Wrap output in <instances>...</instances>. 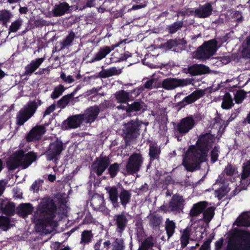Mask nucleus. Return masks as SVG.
Returning <instances> with one entry per match:
<instances>
[{"instance_id": "nucleus-55", "label": "nucleus", "mask_w": 250, "mask_h": 250, "mask_svg": "<svg viewBox=\"0 0 250 250\" xmlns=\"http://www.w3.org/2000/svg\"><path fill=\"white\" fill-rule=\"evenodd\" d=\"M22 24V21L21 19H18L12 22L9 28V30L10 32H16L20 28Z\"/></svg>"}, {"instance_id": "nucleus-10", "label": "nucleus", "mask_w": 250, "mask_h": 250, "mask_svg": "<svg viewBox=\"0 0 250 250\" xmlns=\"http://www.w3.org/2000/svg\"><path fill=\"white\" fill-rule=\"evenodd\" d=\"M193 81V79L192 78H167L162 81V87L166 90H170L177 87H183L188 86L192 83Z\"/></svg>"}, {"instance_id": "nucleus-7", "label": "nucleus", "mask_w": 250, "mask_h": 250, "mask_svg": "<svg viewBox=\"0 0 250 250\" xmlns=\"http://www.w3.org/2000/svg\"><path fill=\"white\" fill-rule=\"evenodd\" d=\"M141 125L137 119L131 120L124 125L123 131L126 145H129L139 136Z\"/></svg>"}, {"instance_id": "nucleus-45", "label": "nucleus", "mask_w": 250, "mask_h": 250, "mask_svg": "<svg viewBox=\"0 0 250 250\" xmlns=\"http://www.w3.org/2000/svg\"><path fill=\"white\" fill-rule=\"evenodd\" d=\"M215 208L211 207H209L206 209H205L203 212V219L206 222H209L214 215Z\"/></svg>"}, {"instance_id": "nucleus-23", "label": "nucleus", "mask_w": 250, "mask_h": 250, "mask_svg": "<svg viewBox=\"0 0 250 250\" xmlns=\"http://www.w3.org/2000/svg\"><path fill=\"white\" fill-rule=\"evenodd\" d=\"M147 218L149 221V225L153 229H159L163 222V217L161 215L156 212H153L150 213Z\"/></svg>"}, {"instance_id": "nucleus-13", "label": "nucleus", "mask_w": 250, "mask_h": 250, "mask_svg": "<svg viewBox=\"0 0 250 250\" xmlns=\"http://www.w3.org/2000/svg\"><path fill=\"white\" fill-rule=\"evenodd\" d=\"M110 164V158L107 156L101 154L96 157L93 164L92 167L94 172L98 176H101Z\"/></svg>"}, {"instance_id": "nucleus-31", "label": "nucleus", "mask_w": 250, "mask_h": 250, "mask_svg": "<svg viewBox=\"0 0 250 250\" xmlns=\"http://www.w3.org/2000/svg\"><path fill=\"white\" fill-rule=\"evenodd\" d=\"M121 73V69H117L115 67H112L108 69H103L99 72V75L101 78H106L117 75Z\"/></svg>"}, {"instance_id": "nucleus-16", "label": "nucleus", "mask_w": 250, "mask_h": 250, "mask_svg": "<svg viewBox=\"0 0 250 250\" xmlns=\"http://www.w3.org/2000/svg\"><path fill=\"white\" fill-rule=\"evenodd\" d=\"M149 152L148 156L149 157V163L147 166V169H148L155 160L159 161L160 159V154L161 149L160 147L158 146L157 143L149 141Z\"/></svg>"}, {"instance_id": "nucleus-51", "label": "nucleus", "mask_w": 250, "mask_h": 250, "mask_svg": "<svg viewBox=\"0 0 250 250\" xmlns=\"http://www.w3.org/2000/svg\"><path fill=\"white\" fill-rule=\"evenodd\" d=\"M76 35L75 33L71 31L69 34L63 39L62 42V47H65L69 45L73 41Z\"/></svg>"}, {"instance_id": "nucleus-14", "label": "nucleus", "mask_w": 250, "mask_h": 250, "mask_svg": "<svg viewBox=\"0 0 250 250\" xmlns=\"http://www.w3.org/2000/svg\"><path fill=\"white\" fill-rule=\"evenodd\" d=\"M84 121L83 114H79L70 116L62 122V127L65 129L77 128L80 126Z\"/></svg>"}, {"instance_id": "nucleus-3", "label": "nucleus", "mask_w": 250, "mask_h": 250, "mask_svg": "<svg viewBox=\"0 0 250 250\" xmlns=\"http://www.w3.org/2000/svg\"><path fill=\"white\" fill-rule=\"evenodd\" d=\"M225 250H250V232L236 229L229 239Z\"/></svg>"}, {"instance_id": "nucleus-4", "label": "nucleus", "mask_w": 250, "mask_h": 250, "mask_svg": "<svg viewBox=\"0 0 250 250\" xmlns=\"http://www.w3.org/2000/svg\"><path fill=\"white\" fill-rule=\"evenodd\" d=\"M41 101H29L23 107L21 108L16 116V124L21 126L31 118L35 113L39 105H41Z\"/></svg>"}, {"instance_id": "nucleus-27", "label": "nucleus", "mask_w": 250, "mask_h": 250, "mask_svg": "<svg viewBox=\"0 0 250 250\" xmlns=\"http://www.w3.org/2000/svg\"><path fill=\"white\" fill-rule=\"evenodd\" d=\"M33 209L32 204H20L17 207V211L19 216L24 218L31 214L33 211Z\"/></svg>"}, {"instance_id": "nucleus-61", "label": "nucleus", "mask_w": 250, "mask_h": 250, "mask_svg": "<svg viewBox=\"0 0 250 250\" xmlns=\"http://www.w3.org/2000/svg\"><path fill=\"white\" fill-rule=\"evenodd\" d=\"M211 242V239H208L203 243L201 245L199 250H210V244Z\"/></svg>"}, {"instance_id": "nucleus-44", "label": "nucleus", "mask_w": 250, "mask_h": 250, "mask_svg": "<svg viewBox=\"0 0 250 250\" xmlns=\"http://www.w3.org/2000/svg\"><path fill=\"white\" fill-rule=\"evenodd\" d=\"M10 218L6 216H0V229L4 231L8 230L11 226Z\"/></svg>"}, {"instance_id": "nucleus-32", "label": "nucleus", "mask_w": 250, "mask_h": 250, "mask_svg": "<svg viewBox=\"0 0 250 250\" xmlns=\"http://www.w3.org/2000/svg\"><path fill=\"white\" fill-rule=\"evenodd\" d=\"M234 105L233 99L229 92H226L222 99L221 107L223 109H229Z\"/></svg>"}, {"instance_id": "nucleus-20", "label": "nucleus", "mask_w": 250, "mask_h": 250, "mask_svg": "<svg viewBox=\"0 0 250 250\" xmlns=\"http://www.w3.org/2000/svg\"><path fill=\"white\" fill-rule=\"evenodd\" d=\"M6 164L9 170H14L19 167L22 168V164L18 150L7 159Z\"/></svg>"}, {"instance_id": "nucleus-46", "label": "nucleus", "mask_w": 250, "mask_h": 250, "mask_svg": "<svg viewBox=\"0 0 250 250\" xmlns=\"http://www.w3.org/2000/svg\"><path fill=\"white\" fill-rule=\"evenodd\" d=\"M250 175V160L243 166L242 172L241 174V181L246 180Z\"/></svg>"}, {"instance_id": "nucleus-47", "label": "nucleus", "mask_w": 250, "mask_h": 250, "mask_svg": "<svg viewBox=\"0 0 250 250\" xmlns=\"http://www.w3.org/2000/svg\"><path fill=\"white\" fill-rule=\"evenodd\" d=\"M183 26V21L174 22L167 26V31L170 34H174L181 29Z\"/></svg>"}, {"instance_id": "nucleus-38", "label": "nucleus", "mask_w": 250, "mask_h": 250, "mask_svg": "<svg viewBox=\"0 0 250 250\" xmlns=\"http://www.w3.org/2000/svg\"><path fill=\"white\" fill-rule=\"evenodd\" d=\"M93 234L91 230H84L81 234L80 244L84 246L92 242Z\"/></svg>"}, {"instance_id": "nucleus-48", "label": "nucleus", "mask_w": 250, "mask_h": 250, "mask_svg": "<svg viewBox=\"0 0 250 250\" xmlns=\"http://www.w3.org/2000/svg\"><path fill=\"white\" fill-rule=\"evenodd\" d=\"M68 195L65 193H58L53 195V200L55 203H67Z\"/></svg>"}, {"instance_id": "nucleus-43", "label": "nucleus", "mask_w": 250, "mask_h": 250, "mask_svg": "<svg viewBox=\"0 0 250 250\" xmlns=\"http://www.w3.org/2000/svg\"><path fill=\"white\" fill-rule=\"evenodd\" d=\"M120 164L117 163H114L112 164H109L107 167L108 173L111 178H114L120 171Z\"/></svg>"}, {"instance_id": "nucleus-17", "label": "nucleus", "mask_w": 250, "mask_h": 250, "mask_svg": "<svg viewBox=\"0 0 250 250\" xmlns=\"http://www.w3.org/2000/svg\"><path fill=\"white\" fill-rule=\"evenodd\" d=\"M211 2H207L203 5L200 4L199 8L194 10V15L199 18L205 19L210 16L213 11Z\"/></svg>"}, {"instance_id": "nucleus-52", "label": "nucleus", "mask_w": 250, "mask_h": 250, "mask_svg": "<svg viewBox=\"0 0 250 250\" xmlns=\"http://www.w3.org/2000/svg\"><path fill=\"white\" fill-rule=\"evenodd\" d=\"M144 89L143 86L138 87L128 92L129 95L130 101H134L143 91Z\"/></svg>"}, {"instance_id": "nucleus-9", "label": "nucleus", "mask_w": 250, "mask_h": 250, "mask_svg": "<svg viewBox=\"0 0 250 250\" xmlns=\"http://www.w3.org/2000/svg\"><path fill=\"white\" fill-rule=\"evenodd\" d=\"M211 87H208L204 89H197L185 97L182 101L176 104L175 107L178 111L181 110L186 106L191 104L197 100L203 97L208 89H211Z\"/></svg>"}, {"instance_id": "nucleus-1", "label": "nucleus", "mask_w": 250, "mask_h": 250, "mask_svg": "<svg viewBox=\"0 0 250 250\" xmlns=\"http://www.w3.org/2000/svg\"><path fill=\"white\" fill-rule=\"evenodd\" d=\"M215 141L214 135L210 133L200 135L195 145H191L183 155L182 165L189 172L201 168V165L208 161V153Z\"/></svg>"}, {"instance_id": "nucleus-12", "label": "nucleus", "mask_w": 250, "mask_h": 250, "mask_svg": "<svg viewBox=\"0 0 250 250\" xmlns=\"http://www.w3.org/2000/svg\"><path fill=\"white\" fill-rule=\"evenodd\" d=\"M48 125V123H45L43 125H36L33 127L26 135V142L30 143L40 140L46 131L45 126Z\"/></svg>"}, {"instance_id": "nucleus-53", "label": "nucleus", "mask_w": 250, "mask_h": 250, "mask_svg": "<svg viewBox=\"0 0 250 250\" xmlns=\"http://www.w3.org/2000/svg\"><path fill=\"white\" fill-rule=\"evenodd\" d=\"M219 149V146H215L211 150L210 155V161L212 164L215 163L218 160L220 152Z\"/></svg>"}, {"instance_id": "nucleus-25", "label": "nucleus", "mask_w": 250, "mask_h": 250, "mask_svg": "<svg viewBox=\"0 0 250 250\" xmlns=\"http://www.w3.org/2000/svg\"><path fill=\"white\" fill-rule=\"evenodd\" d=\"M216 185H219V187L215 190V195L219 200H221L229 191V190H228V186L224 182H221V181L218 180L216 181L214 186Z\"/></svg>"}, {"instance_id": "nucleus-41", "label": "nucleus", "mask_w": 250, "mask_h": 250, "mask_svg": "<svg viewBox=\"0 0 250 250\" xmlns=\"http://www.w3.org/2000/svg\"><path fill=\"white\" fill-rule=\"evenodd\" d=\"M176 228L175 223L172 220L167 219L166 221L165 229L168 237V238L171 237L175 232Z\"/></svg>"}, {"instance_id": "nucleus-34", "label": "nucleus", "mask_w": 250, "mask_h": 250, "mask_svg": "<svg viewBox=\"0 0 250 250\" xmlns=\"http://www.w3.org/2000/svg\"><path fill=\"white\" fill-rule=\"evenodd\" d=\"M106 190L108 193L109 198L112 203H118V199L119 194L117 188L114 186L112 187H108L106 188Z\"/></svg>"}, {"instance_id": "nucleus-56", "label": "nucleus", "mask_w": 250, "mask_h": 250, "mask_svg": "<svg viewBox=\"0 0 250 250\" xmlns=\"http://www.w3.org/2000/svg\"><path fill=\"white\" fill-rule=\"evenodd\" d=\"M194 14V10L193 11L191 8H187L185 9H182V10H178L176 14V17L182 16H190L193 15Z\"/></svg>"}, {"instance_id": "nucleus-22", "label": "nucleus", "mask_w": 250, "mask_h": 250, "mask_svg": "<svg viewBox=\"0 0 250 250\" xmlns=\"http://www.w3.org/2000/svg\"><path fill=\"white\" fill-rule=\"evenodd\" d=\"M208 71V67L203 64H194L188 68V73L192 76L205 74Z\"/></svg>"}, {"instance_id": "nucleus-11", "label": "nucleus", "mask_w": 250, "mask_h": 250, "mask_svg": "<svg viewBox=\"0 0 250 250\" xmlns=\"http://www.w3.org/2000/svg\"><path fill=\"white\" fill-rule=\"evenodd\" d=\"M65 149V146L61 140L57 139L51 143L44 153L47 160L53 161L58 160V157Z\"/></svg>"}, {"instance_id": "nucleus-28", "label": "nucleus", "mask_w": 250, "mask_h": 250, "mask_svg": "<svg viewBox=\"0 0 250 250\" xmlns=\"http://www.w3.org/2000/svg\"><path fill=\"white\" fill-rule=\"evenodd\" d=\"M114 95L118 103L127 104L128 102L130 101L129 93L126 91L124 90H119L116 92Z\"/></svg>"}, {"instance_id": "nucleus-42", "label": "nucleus", "mask_w": 250, "mask_h": 250, "mask_svg": "<svg viewBox=\"0 0 250 250\" xmlns=\"http://www.w3.org/2000/svg\"><path fill=\"white\" fill-rule=\"evenodd\" d=\"M131 197V193L130 191L123 188L119 195L120 203H128L130 202Z\"/></svg>"}, {"instance_id": "nucleus-2", "label": "nucleus", "mask_w": 250, "mask_h": 250, "mask_svg": "<svg viewBox=\"0 0 250 250\" xmlns=\"http://www.w3.org/2000/svg\"><path fill=\"white\" fill-rule=\"evenodd\" d=\"M57 212V204H39L34 214L37 227L44 230L46 227L53 226Z\"/></svg>"}, {"instance_id": "nucleus-63", "label": "nucleus", "mask_w": 250, "mask_h": 250, "mask_svg": "<svg viewBox=\"0 0 250 250\" xmlns=\"http://www.w3.org/2000/svg\"><path fill=\"white\" fill-rule=\"evenodd\" d=\"M56 108V104H53L48 107L43 113V117H44L47 115H49L50 113L53 112Z\"/></svg>"}, {"instance_id": "nucleus-33", "label": "nucleus", "mask_w": 250, "mask_h": 250, "mask_svg": "<svg viewBox=\"0 0 250 250\" xmlns=\"http://www.w3.org/2000/svg\"><path fill=\"white\" fill-rule=\"evenodd\" d=\"M208 204H193L190 209L189 215L191 217H196L203 213Z\"/></svg>"}, {"instance_id": "nucleus-37", "label": "nucleus", "mask_w": 250, "mask_h": 250, "mask_svg": "<svg viewBox=\"0 0 250 250\" xmlns=\"http://www.w3.org/2000/svg\"><path fill=\"white\" fill-rule=\"evenodd\" d=\"M15 204H0L1 212L8 216L14 215L15 212Z\"/></svg>"}, {"instance_id": "nucleus-36", "label": "nucleus", "mask_w": 250, "mask_h": 250, "mask_svg": "<svg viewBox=\"0 0 250 250\" xmlns=\"http://www.w3.org/2000/svg\"><path fill=\"white\" fill-rule=\"evenodd\" d=\"M154 240L152 236L146 238L139 246L138 250H154L152 247L154 246Z\"/></svg>"}, {"instance_id": "nucleus-49", "label": "nucleus", "mask_w": 250, "mask_h": 250, "mask_svg": "<svg viewBox=\"0 0 250 250\" xmlns=\"http://www.w3.org/2000/svg\"><path fill=\"white\" fill-rule=\"evenodd\" d=\"M247 93L244 90H239L234 94V99L236 104H241L246 97Z\"/></svg>"}, {"instance_id": "nucleus-18", "label": "nucleus", "mask_w": 250, "mask_h": 250, "mask_svg": "<svg viewBox=\"0 0 250 250\" xmlns=\"http://www.w3.org/2000/svg\"><path fill=\"white\" fill-rule=\"evenodd\" d=\"M126 40L121 41L115 44L112 45L111 47L105 46L101 48L99 51L96 54L95 57L92 60V62L101 60L105 56L110 53V52L114 49L115 47L119 46L123 42L125 43Z\"/></svg>"}, {"instance_id": "nucleus-8", "label": "nucleus", "mask_w": 250, "mask_h": 250, "mask_svg": "<svg viewBox=\"0 0 250 250\" xmlns=\"http://www.w3.org/2000/svg\"><path fill=\"white\" fill-rule=\"evenodd\" d=\"M144 157L141 153L134 152L128 158L125 169L127 174L133 175L138 172L143 164Z\"/></svg>"}, {"instance_id": "nucleus-62", "label": "nucleus", "mask_w": 250, "mask_h": 250, "mask_svg": "<svg viewBox=\"0 0 250 250\" xmlns=\"http://www.w3.org/2000/svg\"><path fill=\"white\" fill-rule=\"evenodd\" d=\"M246 41L247 46L244 49V52L250 58V37H248Z\"/></svg>"}, {"instance_id": "nucleus-19", "label": "nucleus", "mask_w": 250, "mask_h": 250, "mask_svg": "<svg viewBox=\"0 0 250 250\" xmlns=\"http://www.w3.org/2000/svg\"><path fill=\"white\" fill-rule=\"evenodd\" d=\"M70 6L66 2H59L56 4L52 10L54 17H61L70 12Z\"/></svg>"}, {"instance_id": "nucleus-35", "label": "nucleus", "mask_w": 250, "mask_h": 250, "mask_svg": "<svg viewBox=\"0 0 250 250\" xmlns=\"http://www.w3.org/2000/svg\"><path fill=\"white\" fill-rule=\"evenodd\" d=\"M76 91L75 90L69 94L62 96L57 102V106L61 108H65L70 101L73 98Z\"/></svg>"}, {"instance_id": "nucleus-30", "label": "nucleus", "mask_w": 250, "mask_h": 250, "mask_svg": "<svg viewBox=\"0 0 250 250\" xmlns=\"http://www.w3.org/2000/svg\"><path fill=\"white\" fill-rule=\"evenodd\" d=\"M144 103L141 101H135L131 104L127 103L126 112L127 113H130L134 112L141 111L143 109Z\"/></svg>"}, {"instance_id": "nucleus-15", "label": "nucleus", "mask_w": 250, "mask_h": 250, "mask_svg": "<svg viewBox=\"0 0 250 250\" xmlns=\"http://www.w3.org/2000/svg\"><path fill=\"white\" fill-rule=\"evenodd\" d=\"M22 164V169H26L38 159L37 153L30 151L27 153L23 149L18 150Z\"/></svg>"}, {"instance_id": "nucleus-21", "label": "nucleus", "mask_w": 250, "mask_h": 250, "mask_svg": "<svg viewBox=\"0 0 250 250\" xmlns=\"http://www.w3.org/2000/svg\"><path fill=\"white\" fill-rule=\"evenodd\" d=\"M100 113V109L98 105H95L87 108L85 111L84 115V121L86 123H91L94 122L97 119Z\"/></svg>"}, {"instance_id": "nucleus-57", "label": "nucleus", "mask_w": 250, "mask_h": 250, "mask_svg": "<svg viewBox=\"0 0 250 250\" xmlns=\"http://www.w3.org/2000/svg\"><path fill=\"white\" fill-rule=\"evenodd\" d=\"M43 183L42 180H35L30 187V190L34 192H38L42 184Z\"/></svg>"}, {"instance_id": "nucleus-50", "label": "nucleus", "mask_w": 250, "mask_h": 250, "mask_svg": "<svg viewBox=\"0 0 250 250\" xmlns=\"http://www.w3.org/2000/svg\"><path fill=\"white\" fill-rule=\"evenodd\" d=\"M65 90V88L62 84H60L55 87L53 92L51 95V98L53 99H56L59 98Z\"/></svg>"}, {"instance_id": "nucleus-39", "label": "nucleus", "mask_w": 250, "mask_h": 250, "mask_svg": "<svg viewBox=\"0 0 250 250\" xmlns=\"http://www.w3.org/2000/svg\"><path fill=\"white\" fill-rule=\"evenodd\" d=\"M186 41H185L184 39H171L167 41V42L165 43V47L167 49L171 50L173 49V50H174L175 47L178 46L179 45H185L186 44Z\"/></svg>"}, {"instance_id": "nucleus-54", "label": "nucleus", "mask_w": 250, "mask_h": 250, "mask_svg": "<svg viewBox=\"0 0 250 250\" xmlns=\"http://www.w3.org/2000/svg\"><path fill=\"white\" fill-rule=\"evenodd\" d=\"M125 245L124 240L123 238H116L113 245V250H124Z\"/></svg>"}, {"instance_id": "nucleus-40", "label": "nucleus", "mask_w": 250, "mask_h": 250, "mask_svg": "<svg viewBox=\"0 0 250 250\" xmlns=\"http://www.w3.org/2000/svg\"><path fill=\"white\" fill-rule=\"evenodd\" d=\"M13 17L12 13L7 10H2L0 12V22L3 26H6L7 23Z\"/></svg>"}, {"instance_id": "nucleus-5", "label": "nucleus", "mask_w": 250, "mask_h": 250, "mask_svg": "<svg viewBox=\"0 0 250 250\" xmlns=\"http://www.w3.org/2000/svg\"><path fill=\"white\" fill-rule=\"evenodd\" d=\"M217 49V41L215 39L210 40L199 46L194 52V56L197 59L206 60L215 54Z\"/></svg>"}, {"instance_id": "nucleus-64", "label": "nucleus", "mask_w": 250, "mask_h": 250, "mask_svg": "<svg viewBox=\"0 0 250 250\" xmlns=\"http://www.w3.org/2000/svg\"><path fill=\"white\" fill-rule=\"evenodd\" d=\"M224 240L223 238H220L215 243V250H220L222 247L224 243Z\"/></svg>"}, {"instance_id": "nucleus-29", "label": "nucleus", "mask_w": 250, "mask_h": 250, "mask_svg": "<svg viewBox=\"0 0 250 250\" xmlns=\"http://www.w3.org/2000/svg\"><path fill=\"white\" fill-rule=\"evenodd\" d=\"M234 224L238 227H250V216L247 213H242L236 219Z\"/></svg>"}, {"instance_id": "nucleus-6", "label": "nucleus", "mask_w": 250, "mask_h": 250, "mask_svg": "<svg viewBox=\"0 0 250 250\" xmlns=\"http://www.w3.org/2000/svg\"><path fill=\"white\" fill-rule=\"evenodd\" d=\"M195 125V122L191 115L182 118L174 126V133L177 140L181 141V138L188 133Z\"/></svg>"}, {"instance_id": "nucleus-58", "label": "nucleus", "mask_w": 250, "mask_h": 250, "mask_svg": "<svg viewBox=\"0 0 250 250\" xmlns=\"http://www.w3.org/2000/svg\"><path fill=\"white\" fill-rule=\"evenodd\" d=\"M236 169V168L234 166L231 164H229L226 167L224 171L227 176H231L234 174Z\"/></svg>"}, {"instance_id": "nucleus-26", "label": "nucleus", "mask_w": 250, "mask_h": 250, "mask_svg": "<svg viewBox=\"0 0 250 250\" xmlns=\"http://www.w3.org/2000/svg\"><path fill=\"white\" fill-rule=\"evenodd\" d=\"M127 221L125 215L121 214L117 215L115 223L117 226L116 231L121 234L122 233L125 229Z\"/></svg>"}, {"instance_id": "nucleus-60", "label": "nucleus", "mask_w": 250, "mask_h": 250, "mask_svg": "<svg viewBox=\"0 0 250 250\" xmlns=\"http://www.w3.org/2000/svg\"><path fill=\"white\" fill-rule=\"evenodd\" d=\"M184 202V200L183 196L179 194H175L172 196L169 203H183Z\"/></svg>"}, {"instance_id": "nucleus-59", "label": "nucleus", "mask_w": 250, "mask_h": 250, "mask_svg": "<svg viewBox=\"0 0 250 250\" xmlns=\"http://www.w3.org/2000/svg\"><path fill=\"white\" fill-rule=\"evenodd\" d=\"M169 205V208L170 211L180 213L181 211H182L183 207L182 205H184V204H168Z\"/></svg>"}, {"instance_id": "nucleus-24", "label": "nucleus", "mask_w": 250, "mask_h": 250, "mask_svg": "<svg viewBox=\"0 0 250 250\" xmlns=\"http://www.w3.org/2000/svg\"><path fill=\"white\" fill-rule=\"evenodd\" d=\"M44 60V58H41L36 59L35 60H33L31 62L27 65L25 67V72L23 76H27L31 75L35 71L43 62Z\"/></svg>"}]
</instances>
